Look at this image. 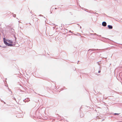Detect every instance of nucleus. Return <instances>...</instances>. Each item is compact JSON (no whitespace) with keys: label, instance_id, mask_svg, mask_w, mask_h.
Listing matches in <instances>:
<instances>
[{"label":"nucleus","instance_id":"obj_1","mask_svg":"<svg viewBox=\"0 0 122 122\" xmlns=\"http://www.w3.org/2000/svg\"><path fill=\"white\" fill-rule=\"evenodd\" d=\"M4 41L6 45L8 46H12L13 45L12 44L13 43V42L11 40H5V38H4Z\"/></svg>","mask_w":122,"mask_h":122},{"label":"nucleus","instance_id":"obj_2","mask_svg":"<svg viewBox=\"0 0 122 122\" xmlns=\"http://www.w3.org/2000/svg\"><path fill=\"white\" fill-rule=\"evenodd\" d=\"M102 25L104 26H106L107 25V23L106 22H103L102 23Z\"/></svg>","mask_w":122,"mask_h":122},{"label":"nucleus","instance_id":"obj_3","mask_svg":"<svg viewBox=\"0 0 122 122\" xmlns=\"http://www.w3.org/2000/svg\"><path fill=\"white\" fill-rule=\"evenodd\" d=\"M108 27L109 29H112V26L111 25H108Z\"/></svg>","mask_w":122,"mask_h":122},{"label":"nucleus","instance_id":"obj_4","mask_svg":"<svg viewBox=\"0 0 122 122\" xmlns=\"http://www.w3.org/2000/svg\"><path fill=\"white\" fill-rule=\"evenodd\" d=\"M119 114H118V113H114V115H118Z\"/></svg>","mask_w":122,"mask_h":122},{"label":"nucleus","instance_id":"obj_5","mask_svg":"<svg viewBox=\"0 0 122 122\" xmlns=\"http://www.w3.org/2000/svg\"><path fill=\"white\" fill-rule=\"evenodd\" d=\"M101 72V71H98V73H100Z\"/></svg>","mask_w":122,"mask_h":122}]
</instances>
